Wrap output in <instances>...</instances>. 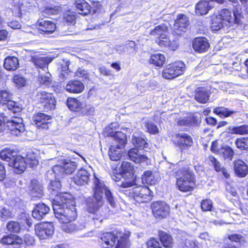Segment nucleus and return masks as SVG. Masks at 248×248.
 <instances>
[{
    "label": "nucleus",
    "instance_id": "nucleus-22",
    "mask_svg": "<svg viewBox=\"0 0 248 248\" xmlns=\"http://www.w3.org/2000/svg\"><path fill=\"white\" fill-rule=\"evenodd\" d=\"M131 142L140 150L148 147V143L145 135L139 130H136L133 133L131 138Z\"/></svg>",
    "mask_w": 248,
    "mask_h": 248
},
{
    "label": "nucleus",
    "instance_id": "nucleus-9",
    "mask_svg": "<svg viewBox=\"0 0 248 248\" xmlns=\"http://www.w3.org/2000/svg\"><path fill=\"white\" fill-rule=\"evenodd\" d=\"M185 64L181 61L168 64L162 71V76L167 79H172L182 75L185 71Z\"/></svg>",
    "mask_w": 248,
    "mask_h": 248
},
{
    "label": "nucleus",
    "instance_id": "nucleus-36",
    "mask_svg": "<svg viewBox=\"0 0 248 248\" xmlns=\"http://www.w3.org/2000/svg\"><path fill=\"white\" fill-rule=\"evenodd\" d=\"M0 242L4 245H19L22 243V240L18 236L14 234L5 235L0 239Z\"/></svg>",
    "mask_w": 248,
    "mask_h": 248
},
{
    "label": "nucleus",
    "instance_id": "nucleus-44",
    "mask_svg": "<svg viewBox=\"0 0 248 248\" xmlns=\"http://www.w3.org/2000/svg\"><path fill=\"white\" fill-rule=\"evenodd\" d=\"M19 66L18 60L15 57H8L4 62V68L8 70H15Z\"/></svg>",
    "mask_w": 248,
    "mask_h": 248
},
{
    "label": "nucleus",
    "instance_id": "nucleus-43",
    "mask_svg": "<svg viewBox=\"0 0 248 248\" xmlns=\"http://www.w3.org/2000/svg\"><path fill=\"white\" fill-rule=\"evenodd\" d=\"M61 187V184L60 181L53 180L50 181V184L49 186V191L50 193V195L51 198H53V202H54V199L55 197L58 195H60V193H64V192H61L60 190Z\"/></svg>",
    "mask_w": 248,
    "mask_h": 248
},
{
    "label": "nucleus",
    "instance_id": "nucleus-39",
    "mask_svg": "<svg viewBox=\"0 0 248 248\" xmlns=\"http://www.w3.org/2000/svg\"><path fill=\"white\" fill-rule=\"evenodd\" d=\"M166 58L164 55L159 53L153 54L150 56L149 62L155 66L161 67L165 63Z\"/></svg>",
    "mask_w": 248,
    "mask_h": 248
},
{
    "label": "nucleus",
    "instance_id": "nucleus-48",
    "mask_svg": "<svg viewBox=\"0 0 248 248\" xmlns=\"http://www.w3.org/2000/svg\"><path fill=\"white\" fill-rule=\"evenodd\" d=\"M219 154L224 159L232 160L234 155L233 150L229 146L226 145H222L221 149L220 150Z\"/></svg>",
    "mask_w": 248,
    "mask_h": 248
},
{
    "label": "nucleus",
    "instance_id": "nucleus-58",
    "mask_svg": "<svg viewBox=\"0 0 248 248\" xmlns=\"http://www.w3.org/2000/svg\"><path fill=\"white\" fill-rule=\"evenodd\" d=\"M212 207V202L210 200H203L201 203V208L202 211H211Z\"/></svg>",
    "mask_w": 248,
    "mask_h": 248
},
{
    "label": "nucleus",
    "instance_id": "nucleus-56",
    "mask_svg": "<svg viewBox=\"0 0 248 248\" xmlns=\"http://www.w3.org/2000/svg\"><path fill=\"white\" fill-rule=\"evenodd\" d=\"M228 238L232 242H239L243 245L245 242L244 236L239 234L233 233L228 236Z\"/></svg>",
    "mask_w": 248,
    "mask_h": 248
},
{
    "label": "nucleus",
    "instance_id": "nucleus-27",
    "mask_svg": "<svg viewBox=\"0 0 248 248\" xmlns=\"http://www.w3.org/2000/svg\"><path fill=\"white\" fill-rule=\"evenodd\" d=\"M53 60V58L51 57H40L39 56H34L31 57V61L34 65L38 68L42 69V71H44V69L46 68L48 70V65Z\"/></svg>",
    "mask_w": 248,
    "mask_h": 248
},
{
    "label": "nucleus",
    "instance_id": "nucleus-45",
    "mask_svg": "<svg viewBox=\"0 0 248 248\" xmlns=\"http://www.w3.org/2000/svg\"><path fill=\"white\" fill-rule=\"evenodd\" d=\"M209 96L207 90L203 88L198 89L195 94V99L200 103H206L208 100Z\"/></svg>",
    "mask_w": 248,
    "mask_h": 248
},
{
    "label": "nucleus",
    "instance_id": "nucleus-24",
    "mask_svg": "<svg viewBox=\"0 0 248 248\" xmlns=\"http://www.w3.org/2000/svg\"><path fill=\"white\" fill-rule=\"evenodd\" d=\"M42 185L37 180L31 181L29 186V192L32 198H42L44 195Z\"/></svg>",
    "mask_w": 248,
    "mask_h": 248
},
{
    "label": "nucleus",
    "instance_id": "nucleus-34",
    "mask_svg": "<svg viewBox=\"0 0 248 248\" xmlns=\"http://www.w3.org/2000/svg\"><path fill=\"white\" fill-rule=\"evenodd\" d=\"M141 179L143 184L151 185H155L158 180V174L156 172L147 170L144 172Z\"/></svg>",
    "mask_w": 248,
    "mask_h": 248
},
{
    "label": "nucleus",
    "instance_id": "nucleus-30",
    "mask_svg": "<svg viewBox=\"0 0 248 248\" xmlns=\"http://www.w3.org/2000/svg\"><path fill=\"white\" fill-rule=\"evenodd\" d=\"M50 209L48 206L44 203H38L32 211V217L38 220H41L49 212Z\"/></svg>",
    "mask_w": 248,
    "mask_h": 248
},
{
    "label": "nucleus",
    "instance_id": "nucleus-21",
    "mask_svg": "<svg viewBox=\"0 0 248 248\" xmlns=\"http://www.w3.org/2000/svg\"><path fill=\"white\" fill-rule=\"evenodd\" d=\"M8 165L13 168L14 172L17 174L22 173L27 166L25 158L20 155H17L14 157Z\"/></svg>",
    "mask_w": 248,
    "mask_h": 248
},
{
    "label": "nucleus",
    "instance_id": "nucleus-51",
    "mask_svg": "<svg viewBox=\"0 0 248 248\" xmlns=\"http://www.w3.org/2000/svg\"><path fill=\"white\" fill-rule=\"evenodd\" d=\"M69 63L70 62L68 60H62L59 62V68L61 69V70L62 71L61 76L64 79L69 78V77H67L68 73L67 71L69 70Z\"/></svg>",
    "mask_w": 248,
    "mask_h": 248
},
{
    "label": "nucleus",
    "instance_id": "nucleus-41",
    "mask_svg": "<svg viewBox=\"0 0 248 248\" xmlns=\"http://www.w3.org/2000/svg\"><path fill=\"white\" fill-rule=\"evenodd\" d=\"M26 165L30 168H34L38 164L37 153L32 151L27 152L26 158H25Z\"/></svg>",
    "mask_w": 248,
    "mask_h": 248
},
{
    "label": "nucleus",
    "instance_id": "nucleus-63",
    "mask_svg": "<svg viewBox=\"0 0 248 248\" xmlns=\"http://www.w3.org/2000/svg\"><path fill=\"white\" fill-rule=\"evenodd\" d=\"M195 243L194 241L186 238L181 245V248H195Z\"/></svg>",
    "mask_w": 248,
    "mask_h": 248
},
{
    "label": "nucleus",
    "instance_id": "nucleus-42",
    "mask_svg": "<svg viewBox=\"0 0 248 248\" xmlns=\"http://www.w3.org/2000/svg\"><path fill=\"white\" fill-rule=\"evenodd\" d=\"M67 105L72 111H78L85 106L84 104L75 98H69L67 100Z\"/></svg>",
    "mask_w": 248,
    "mask_h": 248
},
{
    "label": "nucleus",
    "instance_id": "nucleus-4",
    "mask_svg": "<svg viewBox=\"0 0 248 248\" xmlns=\"http://www.w3.org/2000/svg\"><path fill=\"white\" fill-rule=\"evenodd\" d=\"M168 27L162 24L156 26L150 32V34L157 39L155 42L161 47H168L169 49L175 50L178 47L176 41L171 42L167 37Z\"/></svg>",
    "mask_w": 248,
    "mask_h": 248
},
{
    "label": "nucleus",
    "instance_id": "nucleus-20",
    "mask_svg": "<svg viewBox=\"0 0 248 248\" xmlns=\"http://www.w3.org/2000/svg\"><path fill=\"white\" fill-rule=\"evenodd\" d=\"M128 155L130 160L136 163L147 165L149 163L147 156L139 151L137 148L130 149L128 152Z\"/></svg>",
    "mask_w": 248,
    "mask_h": 248
},
{
    "label": "nucleus",
    "instance_id": "nucleus-60",
    "mask_svg": "<svg viewBox=\"0 0 248 248\" xmlns=\"http://www.w3.org/2000/svg\"><path fill=\"white\" fill-rule=\"evenodd\" d=\"M14 82L19 87L23 86L25 84V79L22 76L16 75L13 78Z\"/></svg>",
    "mask_w": 248,
    "mask_h": 248
},
{
    "label": "nucleus",
    "instance_id": "nucleus-46",
    "mask_svg": "<svg viewBox=\"0 0 248 248\" xmlns=\"http://www.w3.org/2000/svg\"><path fill=\"white\" fill-rule=\"evenodd\" d=\"M38 81L41 85L45 86H49L50 85L51 80V75L48 72L39 71Z\"/></svg>",
    "mask_w": 248,
    "mask_h": 248
},
{
    "label": "nucleus",
    "instance_id": "nucleus-49",
    "mask_svg": "<svg viewBox=\"0 0 248 248\" xmlns=\"http://www.w3.org/2000/svg\"><path fill=\"white\" fill-rule=\"evenodd\" d=\"M61 168L57 166V165L54 166L52 169L46 172V175L47 179L50 181H51L56 179L57 176L59 177L61 176V174L60 170Z\"/></svg>",
    "mask_w": 248,
    "mask_h": 248
},
{
    "label": "nucleus",
    "instance_id": "nucleus-2",
    "mask_svg": "<svg viewBox=\"0 0 248 248\" xmlns=\"http://www.w3.org/2000/svg\"><path fill=\"white\" fill-rule=\"evenodd\" d=\"M130 232L129 231H122L115 229L112 232L103 233L100 237V242L105 248H111L117 243L115 248H129L128 238Z\"/></svg>",
    "mask_w": 248,
    "mask_h": 248
},
{
    "label": "nucleus",
    "instance_id": "nucleus-59",
    "mask_svg": "<svg viewBox=\"0 0 248 248\" xmlns=\"http://www.w3.org/2000/svg\"><path fill=\"white\" fill-rule=\"evenodd\" d=\"M209 160L217 171H220L222 170V167H221L220 163L217 160L216 158H215L214 156H210L209 157Z\"/></svg>",
    "mask_w": 248,
    "mask_h": 248
},
{
    "label": "nucleus",
    "instance_id": "nucleus-37",
    "mask_svg": "<svg viewBox=\"0 0 248 248\" xmlns=\"http://www.w3.org/2000/svg\"><path fill=\"white\" fill-rule=\"evenodd\" d=\"M234 169L235 173L241 177H245L248 172L247 165L241 160H237L234 161Z\"/></svg>",
    "mask_w": 248,
    "mask_h": 248
},
{
    "label": "nucleus",
    "instance_id": "nucleus-3",
    "mask_svg": "<svg viewBox=\"0 0 248 248\" xmlns=\"http://www.w3.org/2000/svg\"><path fill=\"white\" fill-rule=\"evenodd\" d=\"M4 115V113L0 114V133L5 129L6 125L10 134L13 136L18 137L25 134V128L21 118L14 117L9 119Z\"/></svg>",
    "mask_w": 248,
    "mask_h": 248
},
{
    "label": "nucleus",
    "instance_id": "nucleus-47",
    "mask_svg": "<svg viewBox=\"0 0 248 248\" xmlns=\"http://www.w3.org/2000/svg\"><path fill=\"white\" fill-rule=\"evenodd\" d=\"M230 13V17L232 18L233 22L232 23V26L234 24H238L240 23L241 19L242 17L241 12V8L240 5H236L233 10V14H232L231 11L229 10Z\"/></svg>",
    "mask_w": 248,
    "mask_h": 248
},
{
    "label": "nucleus",
    "instance_id": "nucleus-15",
    "mask_svg": "<svg viewBox=\"0 0 248 248\" xmlns=\"http://www.w3.org/2000/svg\"><path fill=\"white\" fill-rule=\"evenodd\" d=\"M172 138L174 143L182 150H186L193 144L192 138L186 133H178L173 136Z\"/></svg>",
    "mask_w": 248,
    "mask_h": 248
},
{
    "label": "nucleus",
    "instance_id": "nucleus-57",
    "mask_svg": "<svg viewBox=\"0 0 248 248\" xmlns=\"http://www.w3.org/2000/svg\"><path fill=\"white\" fill-rule=\"evenodd\" d=\"M75 75L77 77L83 79H88L89 78V74L87 71L81 67L78 68L75 73Z\"/></svg>",
    "mask_w": 248,
    "mask_h": 248
},
{
    "label": "nucleus",
    "instance_id": "nucleus-1",
    "mask_svg": "<svg viewBox=\"0 0 248 248\" xmlns=\"http://www.w3.org/2000/svg\"><path fill=\"white\" fill-rule=\"evenodd\" d=\"M52 207L56 217L61 223H69L77 217L73 196L69 193H60L55 197Z\"/></svg>",
    "mask_w": 248,
    "mask_h": 248
},
{
    "label": "nucleus",
    "instance_id": "nucleus-38",
    "mask_svg": "<svg viewBox=\"0 0 248 248\" xmlns=\"http://www.w3.org/2000/svg\"><path fill=\"white\" fill-rule=\"evenodd\" d=\"M75 4L79 14L87 15L90 13L91 7L85 0H76Z\"/></svg>",
    "mask_w": 248,
    "mask_h": 248
},
{
    "label": "nucleus",
    "instance_id": "nucleus-61",
    "mask_svg": "<svg viewBox=\"0 0 248 248\" xmlns=\"http://www.w3.org/2000/svg\"><path fill=\"white\" fill-rule=\"evenodd\" d=\"M0 217L2 220H6L12 217V213L9 209L4 207L0 211Z\"/></svg>",
    "mask_w": 248,
    "mask_h": 248
},
{
    "label": "nucleus",
    "instance_id": "nucleus-16",
    "mask_svg": "<svg viewBox=\"0 0 248 248\" xmlns=\"http://www.w3.org/2000/svg\"><path fill=\"white\" fill-rule=\"evenodd\" d=\"M38 101L42 104V106L46 109H54L56 101L51 93L45 92H39L37 95Z\"/></svg>",
    "mask_w": 248,
    "mask_h": 248
},
{
    "label": "nucleus",
    "instance_id": "nucleus-53",
    "mask_svg": "<svg viewBox=\"0 0 248 248\" xmlns=\"http://www.w3.org/2000/svg\"><path fill=\"white\" fill-rule=\"evenodd\" d=\"M6 228L9 232L18 233L20 232L21 227L18 222L12 221L7 224Z\"/></svg>",
    "mask_w": 248,
    "mask_h": 248
},
{
    "label": "nucleus",
    "instance_id": "nucleus-17",
    "mask_svg": "<svg viewBox=\"0 0 248 248\" xmlns=\"http://www.w3.org/2000/svg\"><path fill=\"white\" fill-rule=\"evenodd\" d=\"M189 25L188 17L184 14H179L173 25V31L178 35H181V31L185 32Z\"/></svg>",
    "mask_w": 248,
    "mask_h": 248
},
{
    "label": "nucleus",
    "instance_id": "nucleus-55",
    "mask_svg": "<svg viewBox=\"0 0 248 248\" xmlns=\"http://www.w3.org/2000/svg\"><path fill=\"white\" fill-rule=\"evenodd\" d=\"M147 131L152 134H155L159 132L158 128L153 122L148 121L144 124Z\"/></svg>",
    "mask_w": 248,
    "mask_h": 248
},
{
    "label": "nucleus",
    "instance_id": "nucleus-18",
    "mask_svg": "<svg viewBox=\"0 0 248 248\" xmlns=\"http://www.w3.org/2000/svg\"><path fill=\"white\" fill-rule=\"evenodd\" d=\"M103 204L102 197L93 195V198L90 197L86 200L87 210L89 213L94 214L103 205Z\"/></svg>",
    "mask_w": 248,
    "mask_h": 248
},
{
    "label": "nucleus",
    "instance_id": "nucleus-33",
    "mask_svg": "<svg viewBox=\"0 0 248 248\" xmlns=\"http://www.w3.org/2000/svg\"><path fill=\"white\" fill-rule=\"evenodd\" d=\"M199 123L197 118L192 114H189L186 117H181L177 121L178 125L186 127L195 126Z\"/></svg>",
    "mask_w": 248,
    "mask_h": 248
},
{
    "label": "nucleus",
    "instance_id": "nucleus-29",
    "mask_svg": "<svg viewBox=\"0 0 248 248\" xmlns=\"http://www.w3.org/2000/svg\"><path fill=\"white\" fill-rule=\"evenodd\" d=\"M65 89L70 93H78L83 91L84 85L79 80H71L66 84Z\"/></svg>",
    "mask_w": 248,
    "mask_h": 248
},
{
    "label": "nucleus",
    "instance_id": "nucleus-7",
    "mask_svg": "<svg viewBox=\"0 0 248 248\" xmlns=\"http://www.w3.org/2000/svg\"><path fill=\"white\" fill-rule=\"evenodd\" d=\"M177 175H180L177 178L176 185L179 189L182 192L191 191L195 185L192 172L185 169L177 171Z\"/></svg>",
    "mask_w": 248,
    "mask_h": 248
},
{
    "label": "nucleus",
    "instance_id": "nucleus-13",
    "mask_svg": "<svg viewBox=\"0 0 248 248\" xmlns=\"http://www.w3.org/2000/svg\"><path fill=\"white\" fill-rule=\"evenodd\" d=\"M36 235L40 239H46L51 236L54 233V227L51 223H43L35 226Z\"/></svg>",
    "mask_w": 248,
    "mask_h": 248
},
{
    "label": "nucleus",
    "instance_id": "nucleus-11",
    "mask_svg": "<svg viewBox=\"0 0 248 248\" xmlns=\"http://www.w3.org/2000/svg\"><path fill=\"white\" fill-rule=\"evenodd\" d=\"M12 94L7 91H0V106L3 109L7 107L9 111L13 113L19 112L21 110V107L16 102L11 100Z\"/></svg>",
    "mask_w": 248,
    "mask_h": 248
},
{
    "label": "nucleus",
    "instance_id": "nucleus-25",
    "mask_svg": "<svg viewBox=\"0 0 248 248\" xmlns=\"http://www.w3.org/2000/svg\"><path fill=\"white\" fill-rule=\"evenodd\" d=\"M214 7L215 3L209 0H201L196 5L195 12L197 15H206Z\"/></svg>",
    "mask_w": 248,
    "mask_h": 248
},
{
    "label": "nucleus",
    "instance_id": "nucleus-5",
    "mask_svg": "<svg viewBox=\"0 0 248 248\" xmlns=\"http://www.w3.org/2000/svg\"><path fill=\"white\" fill-rule=\"evenodd\" d=\"M119 191L133 198L138 203L146 202L151 200L152 192L146 186H136L132 188H120Z\"/></svg>",
    "mask_w": 248,
    "mask_h": 248
},
{
    "label": "nucleus",
    "instance_id": "nucleus-64",
    "mask_svg": "<svg viewBox=\"0 0 248 248\" xmlns=\"http://www.w3.org/2000/svg\"><path fill=\"white\" fill-rule=\"evenodd\" d=\"M148 248H161L159 242L154 238H152L147 242Z\"/></svg>",
    "mask_w": 248,
    "mask_h": 248
},
{
    "label": "nucleus",
    "instance_id": "nucleus-54",
    "mask_svg": "<svg viewBox=\"0 0 248 248\" xmlns=\"http://www.w3.org/2000/svg\"><path fill=\"white\" fill-rule=\"evenodd\" d=\"M231 133L235 134L244 135L248 134V125H243L234 126L231 130Z\"/></svg>",
    "mask_w": 248,
    "mask_h": 248
},
{
    "label": "nucleus",
    "instance_id": "nucleus-50",
    "mask_svg": "<svg viewBox=\"0 0 248 248\" xmlns=\"http://www.w3.org/2000/svg\"><path fill=\"white\" fill-rule=\"evenodd\" d=\"M17 155L16 153L10 149H5L0 152V157L2 160L10 162L14 157Z\"/></svg>",
    "mask_w": 248,
    "mask_h": 248
},
{
    "label": "nucleus",
    "instance_id": "nucleus-8",
    "mask_svg": "<svg viewBox=\"0 0 248 248\" xmlns=\"http://www.w3.org/2000/svg\"><path fill=\"white\" fill-rule=\"evenodd\" d=\"M93 190L94 196L102 197V194L104 192L106 197L110 205L114 207L116 202L111 192L107 187L104 182L94 175Z\"/></svg>",
    "mask_w": 248,
    "mask_h": 248
},
{
    "label": "nucleus",
    "instance_id": "nucleus-35",
    "mask_svg": "<svg viewBox=\"0 0 248 248\" xmlns=\"http://www.w3.org/2000/svg\"><path fill=\"white\" fill-rule=\"evenodd\" d=\"M117 143L116 145L110 146L108 153L110 159L113 161H117L121 158L122 154V147L124 145H121L119 142Z\"/></svg>",
    "mask_w": 248,
    "mask_h": 248
},
{
    "label": "nucleus",
    "instance_id": "nucleus-19",
    "mask_svg": "<svg viewBox=\"0 0 248 248\" xmlns=\"http://www.w3.org/2000/svg\"><path fill=\"white\" fill-rule=\"evenodd\" d=\"M63 225L62 228L63 231L67 233H72L78 231H81L89 228V223L83 221H79L76 223H62Z\"/></svg>",
    "mask_w": 248,
    "mask_h": 248
},
{
    "label": "nucleus",
    "instance_id": "nucleus-31",
    "mask_svg": "<svg viewBox=\"0 0 248 248\" xmlns=\"http://www.w3.org/2000/svg\"><path fill=\"white\" fill-rule=\"evenodd\" d=\"M38 30L45 33L53 32L56 28V24L50 20L39 19L37 22Z\"/></svg>",
    "mask_w": 248,
    "mask_h": 248
},
{
    "label": "nucleus",
    "instance_id": "nucleus-40",
    "mask_svg": "<svg viewBox=\"0 0 248 248\" xmlns=\"http://www.w3.org/2000/svg\"><path fill=\"white\" fill-rule=\"evenodd\" d=\"M158 236L160 242L164 247L170 248L172 246V238L166 232L162 231H159L158 232Z\"/></svg>",
    "mask_w": 248,
    "mask_h": 248
},
{
    "label": "nucleus",
    "instance_id": "nucleus-28",
    "mask_svg": "<svg viewBox=\"0 0 248 248\" xmlns=\"http://www.w3.org/2000/svg\"><path fill=\"white\" fill-rule=\"evenodd\" d=\"M193 48L199 53H202L208 50L209 44L205 38H196L193 41Z\"/></svg>",
    "mask_w": 248,
    "mask_h": 248
},
{
    "label": "nucleus",
    "instance_id": "nucleus-12",
    "mask_svg": "<svg viewBox=\"0 0 248 248\" xmlns=\"http://www.w3.org/2000/svg\"><path fill=\"white\" fill-rule=\"evenodd\" d=\"M118 129V124L117 123H112L105 128V134L107 136L114 137L116 142H119L121 145H125V135L119 132Z\"/></svg>",
    "mask_w": 248,
    "mask_h": 248
},
{
    "label": "nucleus",
    "instance_id": "nucleus-32",
    "mask_svg": "<svg viewBox=\"0 0 248 248\" xmlns=\"http://www.w3.org/2000/svg\"><path fill=\"white\" fill-rule=\"evenodd\" d=\"M50 118L51 117L48 115L43 113H38L34 115L33 120L37 127L47 128V124Z\"/></svg>",
    "mask_w": 248,
    "mask_h": 248
},
{
    "label": "nucleus",
    "instance_id": "nucleus-14",
    "mask_svg": "<svg viewBox=\"0 0 248 248\" xmlns=\"http://www.w3.org/2000/svg\"><path fill=\"white\" fill-rule=\"evenodd\" d=\"M151 207L153 213L156 218H165L169 215L170 207L165 202H154Z\"/></svg>",
    "mask_w": 248,
    "mask_h": 248
},
{
    "label": "nucleus",
    "instance_id": "nucleus-52",
    "mask_svg": "<svg viewBox=\"0 0 248 248\" xmlns=\"http://www.w3.org/2000/svg\"><path fill=\"white\" fill-rule=\"evenodd\" d=\"M214 112L220 117H227L234 113L233 111L230 110L223 107H218L214 109Z\"/></svg>",
    "mask_w": 248,
    "mask_h": 248
},
{
    "label": "nucleus",
    "instance_id": "nucleus-26",
    "mask_svg": "<svg viewBox=\"0 0 248 248\" xmlns=\"http://www.w3.org/2000/svg\"><path fill=\"white\" fill-rule=\"evenodd\" d=\"M57 166L61 168L60 170L61 175L71 174L77 168L76 163L69 160H62Z\"/></svg>",
    "mask_w": 248,
    "mask_h": 248
},
{
    "label": "nucleus",
    "instance_id": "nucleus-62",
    "mask_svg": "<svg viewBox=\"0 0 248 248\" xmlns=\"http://www.w3.org/2000/svg\"><path fill=\"white\" fill-rule=\"evenodd\" d=\"M111 177L113 180L119 182L122 177H123V174L122 172H118L117 169H113L111 174Z\"/></svg>",
    "mask_w": 248,
    "mask_h": 248
},
{
    "label": "nucleus",
    "instance_id": "nucleus-10",
    "mask_svg": "<svg viewBox=\"0 0 248 248\" xmlns=\"http://www.w3.org/2000/svg\"><path fill=\"white\" fill-rule=\"evenodd\" d=\"M121 170L123 177L125 180L118 184V186L120 188H129L133 186L135 183L133 181V166L128 162L124 161L121 165Z\"/></svg>",
    "mask_w": 248,
    "mask_h": 248
},
{
    "label": "nucleus",
    "instance_id": "nucleus-23",
    "mask_svg": "<svg viewBox=\"0 0 248 248\" xmlns=\"http://www.w3.org/2000/svg\"><path fill=\"white\" fill-rule=\"evenodd\" d=\"M91 174L89 171L81 169L73 178L74 182L77 185L82 186L87 184L90 180Z\"/></svg>",
    "mask_w": 248,
    "mask_h": 248
},
{
    "label": "nucleus",
    "instance_id": "nucleus-6",
    "mask_svg": "<svg viewBox=\"0 0 248 248\" xmlns=\"http://www.w3.org/2000/svg\"><path fill=\"white\" fill-rule=\"evenodd\" d=\"M230 15L228 9H223L217 15L212 16L211 25L212 30L218 31L225 27H232L233 20Z\"/></svg>",
    "mask_w": 248,
    "mask_h": 248
}]
</instances>
